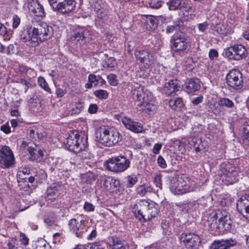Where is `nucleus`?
Returning a JSON list of instances; mask_svg holds the SVG:
<instances>
[{
  "label": "nucleus",
  "instance_id": "f257e3e1",
  "mask_svg": "<svg viewBox=\"0 0 249 249\" xmlns=\"http://www.w3.org/2000/svg\"><path fill=\"white\" fill-rule=\"evenodd\" d=\"M53 34V29L46 23L41 22L36 26L27 25L21 31L20 39L30 47H34L45 40L50 39Z\"/></svg>",
  "mask_w": 249,
  "mask_h": 249
},
{
  "label": "nucleus",
  "instance_id": "f03ea898",
  "mask_svg": "<svg viewBox=\"0 0 249 249\" xmlns=\"http://www.w3.org/2000/svg\"><path fill=\"white\" fill-rule=\"evenodd\" d=\"M207 224L212 230L219 232L231 229V221L230 215L225 210H217L210 214Z\"/></svg>",
  "mask_w": 249,
  "mask_h": 249
},
{
  "label": "nucleus",
  "instance_id": "7ed1b4c3",
  "mask_svg": "<svg viewBox=\"0 0 249 249\" xmlns=\"http://www.w3.org/2000/svg\"><path fill=\"white\" fill-rule=\"evenodd\" d=\"M158 205L151 201L141 200L137 203L132 204V211L135 216L140 222H145L155 217L159 213Z\"/></svg>",
  "mask_w": 249,
  "mask_h": 249
},
{
  "label": "nucleus",
  "instance_id": "20e7f679",
  "mask_svg": "<svg viewBox=\"0 0 249 249\" xmlns=\"http://www.w3.org/2000/svg\"><path fill=\"white\" fill-rule=\"evenodd\" d=\"M88 135L84 132L73 130L69 134L64 143L69 151L79 153L88 146Z\"/></svg>",
  "mask_w": 249,
  "mask_h": 249
},
{
  "label": "nucleus",
  "instance_id": "39448f33",
  "mask_svg": "<svg viewBox=\"0 0 249 249\" xmlns=\"http://www.w3.org/2000/svg\"><path fill=\"white\" fill-rule=\"evenodd\" d=\"M130 93L133 99L138 102L137 106L139 107H146L150 105V102L153 99L152 93L138 83L132 84Z\"/></svg>",
  "mask_w": 249,
  "mask_h": 249
},
{
  "label": "nucleus",
  "instance_id": "423d86ee",
  "mask_svg": "<svg viewBox=\"0 0 249 249\" xmlns=\"http://www.w3.org/2000/svg\"><path fill=\"white\" fill-rule=\"evenodd\" d=\"M130 164L129 159L124 156L112 157L104 163L105 166L107 170L116 173L126 170L130 167Z\"/></svg>",
  "mask_w": 249,
  "mask_h": 249
},
{
  "label": "nucleus",
  "instance_id": "0eeeda50",
  "mask_svg": "<svg viewBox=\"0 0 249 249\" xmlns=\"http://www.w3.org/2000/svg\"><path fill=\"white\" fill-rule=\"evenodd\" d=\"M238 169L229 163H223L220 165V176L222 181L227 185L237 182L238 179Z\"/></svg>",
  "mask_w": 249,
  "mask_h": 249
},
{
  "label": "nucleus",
  "instance_id": "6e6552de",
  "mask_svg": "<svg viewBox=\"0 0 249 249\" xmlns=\"http://www.w3.org/2000/svg\"><path fill=\"white\" fill-rule=\"evenodd\" d=\"M225 56L231 60L238 61L245 58L248 55L246 48L241 44L231 46L224 49Z\"/></svg>",
  "mask_w": 249,
  "mask_h": 249
},
{
  "label": "nucleus",
  "instance_id": "1a4fd4ad",
  "mask_svg": "<svg viewBox=\"0 0 249 249\" xmlns=\"http://www.w3.org/2000/svg\"><path fill=\"white\" fill-rule=\"evenodd\" d=\"M187 40V38L184 33H176L171 39V47L176 52H187L190 46Z\"/></svg>",
  "mask_w": 249,
  "mask_h": 249
},
{
  "label": "nucleus",
  "instance_id": "9d476101",
  "mask_svg": "<svg viewBox=\"0 0 249 249\" xmlns=\"http://www.w3.org/2000/svg\"><path fill=\"white\" fill-rule=\"evenodd\" d=\"M227 85L235 89H240L243 87V79L241 71L237 69H232L226 77Z\"/></svg>",
  "mask_w": 249,
  "mask_h": 249
},
{
  "label": "nucleus",
  "instance_id": "9b49d317",
  "mask_svg": "<svg viewBox=\"0 0 249 249\" xmlns=\"http://www.w3.org/2000/svg\"><path fill=\"white\" fill-rule=\"evenodd\" d=\"M14 156L10 148L7 145H0V168H8L14 164Z\"/></svg>",
  "mask_w": 249,
  "mask_h": 249
},
{
  "label": "nucleus",
  "instance_id": "f8f14e48",
  "mask_svg": "<svg viewBox=\"0 0 249 249\" xmlns=\"http://www.w3.org/2000/svg\"><path fill=\"white\" fill-rule=\"evenodd\" d=\"M68 226L71 231L80 238L89 228L88 221L84 219L78 222L75 218H72L69 221Z\"/></svg>",
  "mask_w": 249,
  "mask_h": 249
},
{
  "label": "nucleus",
  "instance_id": "ddd939ff",
  "mask_svg": "<svg viewBox=\"0 0 249 249\" xmlns=\"http://www.w3.org/2000/svg\"><path fill=\"white\" fill-rule=\"evenodd\" d=\"M180 239L188 249H198L201 243L200 237L196 234L183 233L180 236Z\"/></svg>",
  "mask_w": 249,
  "mask_h": 249
},
{
  "label": "nucleus",
  "instance_id": "4468645a",
  "mask_svg": "<svg viewBox=\"0 0 249 249\" xmlns=\"http://www.w3.org/2000/svg\"><path fill=\"white\" fill-rule=\"evenodd\" d=\"M71 38V40L76 41L77 43L79 42L80 45H82L90 40L91 34L88 29L78 27L73 31Z\"/></svg>",
  "mask_w": 249,
  "mask_h": 249
},
{
  "label": "nucleus",
  "instance_id": "2eb2a0df",
  "mask_svg": "<svg viewBox=\"0 0 249 249\" xmlns=\"http://www.w3.org/2000/svg\"><path fill=\"white\" fill-rule=\"evenodd\" d=\"M76 2L74 0H61L57 4H54L53 9L63 14H67L73 11L75 8Z\"/></svg>",
  "mask_w": 249,
  "mask_h": 249
},
{
  "label": "nucleus",
  "instance_id": "dca6fc26",
  "mask_svg": "<svg viewBox=\"0 0 249 249\" xmlns=\"http://www.w3.org/2000/svg\"><path fill=\"white\" fill-rule=\"evenodd\" d=\"M28 7L29 12L34 16L41 18L45 17L44 7L39 3L38 0H31L29 2Z\"/></svg>",
  "mask_w": 249,
  "mask_h": 249
},
{
  "label": "nucleus",
  "instance_id": "f3484780",
  "mask_svg": "<svg viewBox=\"0 0 249 249\" xmlns=\"http://www.w3.org/2000/svg\"><path fill=\"white\" fill-rule=\"evenodd\" d=\"M137 60L140 62L150 65L154 63L155 59L152 55L148 51L145 50H137L135 52Z\"/></svg>",
  "mask_w": 249,
  "mask_h": 249
},
{
  "label": "nucleus",
  "instance_id": "a211bd4d",
  "mask_svg": "<svg viewBox=\"0 0 249 249\" xmlns=\"http://www.w3.org/2000/svg\"><path fill=\"white\" fill-rule=\"evenodd\" d=\"M236 244V240L232 238L216 240L211 244L210 249H228Z\"/></svg>",
  "mask_w": 249,
  "mask_h": 249
},
{
  "label": "nucleus",
  "instance_id": "6ab92c4d",
  "mask_svg": "<svg viewBox=\"0 0 249 249\" xmlns=\"http://www.w3.org/2000/svg\"><path fill=\"white\" fill-rule=\"evenodd\" d=\"M180 89L179 81L177 79L170 80L165 83L163 92L167 96H173L176 92L179 90Z\"/></svg>",
  "mask_w": 249,
  "mask_h": 249
},
{
  "label": "nucleus",
  "instance_id": "aec40b11",
  "mask_svg": "<svg viewBox=\"0 0 249 249\" xmlns=\"http://www.w3.org/2000/svg\"><path fill=\"white\" fill-rule=\"evenodd\" d=\"M108 132L109 129L105 126L100 127L97 128L95 131V140L96 142L103 146H107Z\"/></svg>",
  "mask_w": 249,
  "mask_h": 249
},
{
  "label": "nucleus",
  "instance_id": "412c9836",
  "mask_svg": "<svg viewBox=\"0 0 249 249\" xmlns=\"http://www.w3.org/2000/svg\"><path fill=\"white\" fill-rule=\"evenodd\" d=\"M200 88V80L197 78H193L186 80L183 86L185 91L191 93L198 90Z\"/></svg>",
  "mask_w": 249,
  "mask_h": 249
},
{
  "label": "nucleus",
  "instance_id": "4be33fe9",
  "mask_svg": "<svg viewBox=\"0 0 249 249\" xmlns=\"http://www.w3.org/2000/svg\"><path fill=\"white\" fill-rule=\"evenodd\" d=\"M101 183L107 191H113L119 187L120 181L119 180L112 177H106L101 180Z\"/></svg>",
  "mask_w": 249,
  "mask_h": 249
},
{
  "label": "nucleus",
  "instance_id": "5701e85b",
  "mask_svg": "<svg viewBox=\"0 0 249 249\" xmlns=\"http://www.w3.org/2000/svg\"><path fill=\"white\" fill-rule=\"evenodd\" d=\"M122 121L127 129L135 133L142 132L143 130V127L141 124L134 122L127 117H123Z\"/></svg>",
  "mask_w": 249,
  "mask_h": 249
},
{
  "label": "nucleus",
  "instance_id": "b1692460",
  "mask_svg": "<svg viewBox=\"0 0 249 249\" xmlns=\"http://www.w3.org/2000/svg\"><path fill=\"white\" fill-rule=\"evenodd\" d=\"M29 153L30 155V159L36 162H39L43 160L44 156L43 152L41 148L35 143L29 149Z\"/></svg>",
  "mask_w": 249,
  "mask_h": 249
},
{
  "label": "nucleus",
  "instance_id": "393cba45",
  "mask_svg": "<svg viewBox=\"0 0 249 249\" xmlns=\"http://www.w3.org/2000/svg\"><path fill=\"white\" fill-rule=\"evenodd\" d=\"M238 211L242 213L244 211L249 217V195L242 196L236 203Z\"/></svg>",
  "mask_w": 249,
  "mask_h": 249
},
{
  "label": "nucleus",
  "instance_id": "a878e982",
  "mask_svg": "<svg viewBox=\"0 0 249 249\" xmlns=\"http://www.w3.org/2000/svg\"><path fill=\"white\" fill-rule=\"evenodd\" d=\"M63 187L56 183H53L47 190V194L48 199H55L56 197L59 196L63 191Z\"/></svg>",
  "mask_w": 249,
  "mask_h": 249
},
{
  "label": "nucleus",
  "instance_id": "bb28decb",
  "mask_svg": "<svg viewBox=\"0 0 249 249\" xmlns=\"http://www.w3.org/2000/svg\"><path fill=\"white\" fill-rule=\"evenodd\" d=\"M181 178L175 179L171 183L170 190L175 195L183 194L186 192V189L184 188V185L181 182Z\"/></svg>",
  "mask_w": 249,
  "mask_h": 249
},
{
  "label": "nucleus",
  "instance_id": "cd10ccee",
  "mask_svg": "<svg viewBox=\"0 0 249 249\" xmlns=\"http://www.w3.org/2000/svg\"><path fill=\"white\" fill-rule=\"evenodd\" d=\"M108 137L107 146L108 147L113 146L122 139L121 135L116 129L109 130Z\"/></svg>",
  "mask_w": 249,
  "mask_h": 249
},
{
  "label": "nucleus",
  "instance_id": "c85d7f7f",
  "mask_svg": "<svg viewBox=\"0 0 249 249\" xmlns=\"http://www.w3.org/2000/svg\"><path fill=\"white\" fill-rule=\"evenodd\" d=\"M240 131L244 143L249 146V120L243 123L240 127Z\"/></svg>",
  "mask_w": 249,
  "mask_h": 249
},
{
  "label": "nucleus",
  "instance_id": "c756f323",
  "mask_svg": "<svg viewBox=\"0 0 249 249\" xmlns=\"http://www.w3.org/2000/svg\"><path fill=\"white\" fill-rule=\"evenodd\" d=\"M158 25V21L155 17L148 16L146 17L144 22V26L147 30L154 31L157 28Z\"/></svg>",
  "mask_w": 249,
  "mask_h": 249
},
{
  "label": "nucleus",
  "instance_id": "7c9ffc66",
  "mask_svg": "<svg viewBox=\"0 0 249 249\" xmlns=\"http://www.w3.org/2000/svg\"><path fill=\"white\" fill-rule=\"evenodd\" d=\"M214 31L217 33L223 35H228L232 33L231 28L227 24H217L214 27Z\"/></svg>",
  "mask_w": 249,
  "mask_h": 249
},
{
  "label": "nucleus",
  "instance_id": "2f4dec72",
  "mask_svg": "<svg viewBox=\"0 0 249 249\" xmlns=\"http://www.w3.org/2000/svg\"><path fill=\"white\" fill-rule=\"evenodd\" d=\"M89 82L91 83L94 87H100L105 84V80L100 75L90 74L89 75Z\"/></svg>",
  "mask_w": 249,
  "mask_h": 249
},
{
  "label": "nucleus",
  "instance_id": "473e14b6",
  "mask_svg": "<svg viewBox=\"0 0 249 249\" xmlns=\"http://www.w3.org/2000/svg\"><path fill=\"white\" fill-rule=\"evenodd\" d=\"M191 145H193L196 152L205 150L206 142H202L200 138L194 137L192 138Z\"/></svg>",
  "mask_w": 249,
  "mask_h": 249
},
{
  "label": "nucleus",
  "instance_id": "72a5a7b5",
  "mask_svg": "<svg viewBox=\"0 0 249 249\" xmlns=\"http://www.w3.org/2000/svg\"><path fill=\"white\" fill-rule=\"evenodd\" d=\"M168 104L171 108L173 110L179 109L184 105L182 99L180 97L172 98L169 100Z\"/></svg>",
  "mask_w": 249,
  "mask_h": 249
},
{
  "label": "nucleus",
  "instance_id": "f704fd0d",
  "mask_svg": "<svg viewBox=\"0 0 249 249\" xmlns=\"http://www.w3.org/2000/svg\"><path fill=\"white\" fill-rule=\"evenodd\" d=\"M218 104L221 107H225L228 108H231L234 106L233 102L226 97L220 98L218 100Z\"/></svg>",
  "mask_w": 249,
  "mask_h": 249
},
{
  "label": "nucleus",
  "instance_id": "c9c22d12",
  "mask_svg": "<svg viewBox=\"0 0 249 249\" xmlns=\"http://www.w3.org/2000/svg\"><path fill=\"white\" fill-rule=\"evenodd\" d=\"M109 246L112 249L115 248L116 246L120 245L121 244L125 242L124 240L116 236H112L109 238Z\"/></svg>",
  "mask_w": 249,
  "mask_h": 249
},
{
  "label": "nucleus",
  "instance_id": "e433bc0d",
  "mask_svg": "<svg viewBox=\"0 0 249 249\" xmlns=\"http://www.w3.org/2000/svg\"><path fill=\"white\" fill-rule=\"evenodd\" d=\"M0 35L5 40H10L12 36L11 31L8 30L6 27L1 23H0Z\"/></svg>",
  "mask_w": 249,
  "mask_h": 249
},
{
  "label": "nucleus",
  "instance_id": "4c0bfd02",
  "mask_svg": "<svg viewBox=\"0 0 249 249\" xmlns=\"http://www.w3.org/2000/svg\"><path fill=\"white\" fill-rule=\"evenodd\" d=\"M90 3L92 7L97 11L104 8L106 5L102 0H90Z\"/></svg>",
  "mask_w": 249,
  "mask_h": 249
},
{
  "label": "nucleus",
  "instance_id": "58836bf2",
  "mask_svg": "<svg viewBox=\"0 0 249 249\" xmlns=\"http://www.w3.org/2000/svg\"><path fill=\"white\" fill-rule=\"evenodd\" d=\"M183 22L182 21H178L177 23H174L173 25H168L166 27V32L167 33H173L177 28H180L183 26Z\"/></svg>",
  "mask_w": 249,
  "mask_h": 249
},
{
  "label": "nucleus",
  "instance_id": "ea45409f",
  "mask_svg": "<svg viewBox=\"0 0 249 249\" xmlns=\"http://www.w3.org/2000/svg\"><path fill=\"white\" fill-rule=\"evenodd\" d=\"M38 82L39 85L41 88H42L45 90L47 91L49 93L51 92V90L50 88L49 87L47 83L46 82V81L43 77H39L38 79Z\"/></svg>",
  "mask_w": 249,
  "mask_h": 249
},
{
  "label": "nucleus",
  "instance_id": "a19ab883",
  "mask_svg": "<svg viewBox=\"0 0 249 249\" xmlns=\"http://www.w3.org/2000/svg\"><path fill=\"white\" fill-rule=\"evenodd\" d=\"M84 108V103L81 102H78L75 103L74 107L72 109V114H79Z\"/></svg>",
  "mask_w": 249,
  "mask_h": 249
},
{
  "label": "nucleus",
  "instance_id": "79ce46f5",
  "mask_svg": "<svg viewBox=\"0 0 249 249\" xmlns=\"http://www.w3.org/2000/svg\"><path fill=\"white\" fill-rule=\"evenodd\" d=\"M163 2L161 0H150L148 4L150 8L159 9L161 7Z\"/></svg>",
  "mask_w": 249,
  "mask_h": 249
},
{
  "label": "nucleus",
  "instance_id": "37998d69",
  "mask_svg": "<svg viewBox=\"0 0 249 249\" xmlns=\"http://www.w3.org/2000/svg\"><path fill=\"white\" fill-rule=\"evenodd\" d=\"M95 95L100 99H106L108 97V93L105 90L99 89L94 92Z\"/></svg>",
  "mask_w": 249,
  "mask_h": 249
},
{
  "label": "nucleus",
  "instance_id": "c03bdc74",
  "mask_svg": "<svg viewBox=\"0 0 249 249\" xmlns=\"http://www.w3.org/2000/svg\"><path fill=\"white\" fill-rule=\"evenodd\" d=\"M126 186L127 187H132L137 182V178L135 176H128L127 177Z\"/></svg>",
  "mask_w": 249,
  "mask_h": 249
},
{
  "label": "nucleus",
  "instance_id": "a18cd8bd",
  "mask_svg": "<svg viewBox=\"0 0 249 249\" xmlns=\"http://www.w3.org/2000/svg\"><path fill=\"white\" fill-rule=\"evenodd\" d=\"M116 64V61L114 57H110L106 60L104 63V67L107 68H113Z\"/></svg>",
  "mask_w": 249,
  "mask_h": 249
},
{
  "label": "nucleus",
  "instance_id": "49530a36",
  "mask_svg": "<svg viewBox=\"0 0 249 249\" xmlns=\"http://www.w3.org/2000/svg\"><path fill=\"white\" fill-rule=\"evenodd\" d=\"M180 209L183 211L187 212L190 207L193 206V203L188 201L181 203L178 205Z\"/></svg>",
  "mask_w": 249,
  "mask_h": 249
},
{
  "label": "nucleus",
  "instance_id": "de8ad7c7",
  "mask_svg": "<svg viewBox=\"0 0 249 249\" xmlns=\"http://www.w3.org/2000/svg\"><path fill=\"white\" fill-rule=\"evenodd\" d=\"M34 143L32 142H27L25 141H23L20 146V150L25 151H28L29 152V149L32 147Z\"/></svg>",
  "mask_w": 249,
  "mask_h": 249
},
{
  "label": "nucleus",
  "instance_id": "09e8293b",
  "mask_svg": "<svg viewBox=\"0 0 249 249\" xmlns=\"http://www.w3.org/2000/svg\"><path fill=\"white\" fill-rule=\"evenodd\" d=\"M107 79L109 83L112 86H116L118 85V81L116 79V76L114 74H110L107 76Z\"/></svg>",
  "mask_w": 249,
  "mask_h": 249
},
{
  "label": "nucleus",
  "instance_id": "8fccbe9b",
  "mask_svg": "<svg viewBox=\"0 0 249 249\" xmlns=\"http://www.w3.org/2000/svg\"><path fill=\"white\" fill-rule=\"evenodd\" d=\"M17 181L18 182V186L20 190H25L26 191L27 188H31L29 184H28V181L27 180L22 181L17 180Z\"/></svg>",
  "mask_w": 249,
  "mask_h": 249
},
{
  "label": "nucleus",
  "instance_id": "3c124183",
  "mask_svg": "<svg viewBox=\"0 0 249 249\" xmlns=\"http://www.w3.org/2000/svg\"><path fill=\"white\" fill-rule=\"evenodd\" d=\"M178 0H170L167 3L170 10H177Z\"/></svg>",
  "mask_w": 249,
  "mask_h": 249
},
{
  "label": "nucleus",
  "instance_id": "603ef678",
  "mask_svg": "<svg viewBox=\"0 0 249 249\" xmlns=\"http://www.w3.org/2000/svg\"><path fill=\"white\" fill-rule=\"evenodd\" d=\"M188 4V0H178V5L177 6V10H182L185 8L187 7Z\"/></svg>",
  "mask_w": 249,
  "mask_h": 249
},
{
  "label": "nucleus",
  "instance_id": "864d4df0",
  "mask_svg": "<svg viewBox=\"0 0 249 249\" xmlns=\"http://www.w3.org/2000/svg\"><path fill=\"white\" fill-rule=\"evenodd\" d=\"M83 208L85 211L89 212L94 211L95 207L91 203H89V202H85Z\"/></svg>",
  "mask_w": 249,
  "mask_h": 249
},
{
  "label": "nucleus",
  "instance_id": "5fc2aeb1",
  "mask_svg": "<svg viewBox=\"0 0 249 249\" xmlns=\"http://www.w3.org/2000/svg\"><path fill=\"white\" fill-rule=\"evenodd\" d=\"M154 183L157 187L161 189L162 187L161 184V176L160 175H157L154 178Z\"/></svg>",
  "mask_w": 249,
  "mask_h": 249
},
{
  "label": "nucleus",
  "instance_id": "6e6d98bb",
  "mask_svg": "<svg viewBox=\"0 0 249 249\" xmlns=\"http://www.w3.org/2000/svg\"><path fill=\"white\" fill-rule=\"evenodd\" d=\"M158 164L162 168H165L167 166L165 160L161 155H159L157 160Z\"/></svg>",
  "mask_w": 249,
  "mask_h": 249
},
{
  "label": "nucleus",
  "instance_id": "4d7b16f0",
  "mask_svg": "<svg viewBox=\"0 0 249 249\" xmlns=\"http://www.w3.org/2000/svg\"><path fill=\"white\" fill-rule=\"evenodd\" d=\"M37 129L36 127H32L30 128L28 132V135L32 139L36 140V133Z\"/></svg>",
  "mask_w": 249,
  "mask_h": 249
},
{
  "label": "nucleus",
  "instance_id": "13d9d810",
  "mask_svg": "<svg viewBox=\"0 0 249 249\" xmlns=\"http://www.w3.org/2000/svg\"><path fill=\"white\" fill-rule=\"evenodd\" d=\"M20 23V18L17 15H15L13 18L12 27L14 29H16L19 26Z\"/></svg>",
  "mask_w": 249,
  "mask_h": 249
},
{
  "label": "nucleus",
  "instance_id": "bf43d9fd",
  "mask_svg": "<svg viewBox=\"0 0 249 249\" xmlns=\"http://www.w3.org/2000/svg\"><path fill=\"white\" fill-rule=\"evenodd\" d=\"M98 109V107L96 104H90L89 106L88 109V112L90 114H94L97 112Z\"/></svg>",
  "mask_w": 249,
  "mask_h": 249
},
{
  "label": "nucleus",
  "instance_id": "052dcab7",
  "mask_svg": "<svg viewBox=\"0 0 249 249\" xmlns=\"http://www.w3.org/2000/svg\"><path fill=\"white\" fill-rule=\"evenodd\" d=\"M203 97L202 96H199L198 97H194L191 99V102L195 106L198 105L203 101Z\"/></svg>",
  "mask_w": 249,
  "mask_h": 249
},
{
  "label": "nucleus",
  "instance_id": "680f3d73",
  "mask_svg": "<svg viewBox=\"0 0 249 249\" xmlns=\"http://www.w3.org/2000/svg\"><path fill=\"white\" fill-rule=\"evenodd\" d=\"M17 180L25 181L27 180V177L25 175H23V172L18 171L17 175Z\"/></svg>",
  "mask_w": 249,
  "mask_h": 249
},
{
  "label": "nucleus",
  "instance_id": "e2e57ef3",
  "mask_svg": "<svg viewBox=\"0 0 249 249\" xmlns=\"http://www.w3.org/2000/svg\"><path fill=\"white\" fill-rule=\"evenodd\" d=\"M20 241L25 246L29 244V239L24 233H21L20 234Z\"/></svg>",
  "mask_w": 249,
  "mask_h": 249
},
{
  "label": "nucleus",
  "instance_id": "0e129e2a",
  "mask_svg": "<svg viewBox=\"0 0 249 249\" xmlns=\"http://www.w3.org/2000/svg\"><path fill=\"white\" fill-rule=\"evenodd\" d=\"M162 147V144L161 143H156L153 148V153L155 154H158L159 153L160 151V150Z\"/></svg>",
  "mask_w": 249,
  "mask_h": 249
},
{
  "label": "nucleus",
  "instance_id": "69168bd1",
  "mask_svg": "<svg viewBox=\"0 0 249 249\" xmlns=\"http://www.w3.org/2000/svg\"><path fill=\"white\" fill-rule=\"evenodd\" d=\"M218 52L216 50L211 49L209 53V56L211 60H213L214 57H217Z\"/></svg>",
  "mask_w": 249,
  "mask_h": 249
},
{
  "label": "nucleus",
  "instance_id": "338daca9",
  "mask_svg": "<svg viewBox=\"0 0 249 249\" xmlns=\"http://www.w3.org/2000/svg\"><path fill=\"white\" fill-rule=\"evenodd\" d=\"M208 26V23L207 22L198 24V28L199 30L202 32H204L207 29Z\"/></svg>",
  "mask_w": 249,
  "mask_h": 249
},
{
  "label": "nucleus",
  "instance_id": "774afa93",
  "mask_svg": "<svg viewBox=\"0 0 249 249\" xmlns=\"http://www.w3.org/2000/svg\"><path fill=\"white\" fill-rule=\"evenodd\" d=\"M0 130L6 134H8L11 132V128L8 124H3L0 126Z\"/></svg>",
  "mask_w": 249,
  "mask_h": 249
}]
</instances>
